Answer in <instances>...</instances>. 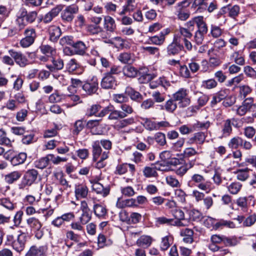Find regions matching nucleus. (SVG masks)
Listing matches in <instances>:
<instances>
[{
    "label": "nucleus",
    "mask_w": 256,
    "mask_h": 256,
    "mask_svg": "<svg viewBox=\"0 0 256 256\" xmlns=\"http://www.w3.org/2000/svg\"><path fill=\"white\" fill-rule=\"evenodd\" d=\"M188 185L190 187H197L198 190L207 194L214 189L212 183L207 180L205 176L198 173H194L191 176Z\"/></svg>",
    "instance_id": "f257e3e1"
},
{
    "label": "nucleus",
    "mask_w": 256,
    "mask_h": 256,
    "mask_svg": "<svg viewBox=\"0 0 256 256\" xmlns=\"http://www.w3.org/2000/svg\"><path fill=\"white\" fill-rule=\"evenodd\" d=\"M38 13L36 11L28 12L24 8H21L16 15L15 20L16 26L19 30H22L28 24H32L37 18Z\"/></svg>",
    "instance_id": "f03ea898"
},
{
    "label": "nucleus",
    "mask_w": 256,
    "mask_h": 256,
    "mask_svg": "<svg viewBox=\"0 0 256 256\" xmlns=\"http://www.w3.org/2000/svg\"><path fill=\"white\" fill-rule=\"evenodd\" d=\"M148 69L145 68H140L139 71H138L136 68L130 65L125 66L122 69L124 74L128 77H135L138 73L140 76L139 80L142 83H146L152 80V75L148 74Z\"/></svg>",
    "instance_id": "7ed1b4c3"
},
{
    "label": "nucleus",
    "mask_w": 256,
    "mask_h": 256,
    "mask_svg": "<svg viewBox=\"0 0 256 256\" xmlns=\"http://www.w3.org/2000/svg\"><path fill=\"white\" fill-rule=\"evenodd\" d=\"M26 224L30 230L34 232L38 239L42 238L44 235L42 228V224L38 218L34 216L30 217L26 220Z\"/></svg>",
    "instance_id": "20e7f679"
},
{
    "label": "nucleus",
    "mask_w": 256,
    "mask_h": 256,
    "mask_svg": "<svg viewBox=\"0 0 256 256\" xmlns=\"http://www.w3.org/2000/svg\"><path fill=\"white\" fill-rule=\"evenodd\" d=\"M173 98L175 101L178 102L179 106L184 108L188 106L190 102V100L188 96V90L182 88L173 94Z\"/></svg>",
    "instance_id": "39448f33"
},
{
    "label": "nucleus",
    "mask_w": 256,
    "mask_h": 256,
    "mask_svg": "<svg viewBox=\"0 0 256 256\" xmlns=\"http://www.w3.org/2000/svg\"><path fill=\"white\" fill-rule=\"evenodd\" d=\"M24 38H22L20 42V46L26 48L32 45L36 37L34 28H28L25 30L24 32Z\"/></svg>",
    "instance_id": "423d86ee"
},
{
    "label": "nucleus",
    "mask_w": 256,
    "mask_h": 256,
    "mask_svg": "<svg viewBox=\"0 0 256 256\" xmlns=\"http://www.w3.org/2000/svg\"><path fill=\"white\" fill-rule=\"evenodd\" d=\"M256 108V104L254 103V98L249 97L246 98L236 110V113L240 116L246 114L247 112L254 110Z\"/></svg>",
    "instance_id": "0eeeda50"
},
{
    "label": "nucleus",
    "mask_w": 256,
    "mask_h": 256,
    "mask_svg": "<svg viewBox=\"0 0 256 256\" xmlns=\"http://www.w3.org/2000/svg\"><path fill=\"white\" fill-rule=\"evenodd\" d=\"M61 40H66L68 44L72 46L75 53L79 55H84L88 48L83 42L77 41L74 42L71 40V38L70 36L64 37Z\"/></svg>",
    "instance_id": "6e6552de"
},
{
    "label": "nucleus",
    "mask_w": 256,
    "mask_h": 256,
    "mask_svg": "<svg viewBox=\"0 0 256 256\" xmlns=\"http://www.w3.org/2000/svg\"><path fill=\"white\" fill-rule=\"evenodd\" d=\"M8 54L15 62L20 66L24 68L28 64V60L26 56L21 52L16 51L13 49L8 50Z\"/></svg>",
    "instance_id": "1a4fd4ad"
},
{
    "label": "nucleus",
    "mask_w": 256,
    "mask_h": 256,
    "mask_svg": "<svg viewBox=\"0 0 256 256\" xmlns=\"http://www.w3.org/2000/svg\"><path fill=\"white\" fill-rule=\"evenodd\" d=\"M98 88V80L96 77L93 76L87 80L82 86L83 90L88 95H92L96 92Z\"/></svg>",
    "instance_id": "9d476101"
},
{
    "label": "nucleus",
    "mask_w": 256,
    "mask_h": 256,
    "mask_svg": "<svg viewBox=\"0 0 256 256\" xmlns=\"http://www.w3.org/2000/svg\"><path fill=\"white\" fill-rule=\"evenodd\" d=\"M190 2L188 0H184L178 3L176 6V15L178 18L181 20H186L190 16V12L184 8L190 5Z\"/></svg>",
    "instance_id": "9b49d317"
},
{
    "label": "nucleus",
    "mask_w": 256,
    "mask_h": 256,
    "mask_svg": "<svg viewBox=\"0 0 256 256\" xmlns=\"http://www.w3.org/2000/svg\"><path fill=\"white\" fill-rule=\"evenodd\" d=\"M64 6L58 4L52 8L50 12L42 16L41 21L44 24H47L50 22L52 20L57 16L62 10Z\"/></svg>",
    "instance_id": "f8f14e48"
},
{
    "label": "nucleus",
    "mask_w": 256,
    "mask_h": 256,
    "mask_svg": "<svg viewBox=\"0 0 256 256\" xmlns=\"http://www.w3.org/2000/svg\"><path fill=\"white\" fill-rule=\"evenodd\" d=\"M101 86L106 90L115 88L117 85V82L116 78L110 75L109 74L105 73L102 79L100 82Z\"/></svg>",
    "instance_id": "ddd939ff"
},
{
    "label": "nucleus",
    "mask_w": 256,
    "mask_h": 256,
    "mask_svg": "<svg viewBox=\"0 0 256 256\" xmlns=\"http://www.w3.org/2000/svg\"><path fill=\"white\" fill-rule=\"evenodd\" d=\"M78 12V8L75 5L67 6L62 12L61 18L63 20L70 22L74 18V14Z\"/></svg>",
    "instance_id": "4468645a"
},
{
    "label": "nucleus",
    "mask_w": 256,
    "mask_h": 256,
    "mask_svg": "<svg viewBox=\"0 0 256 256\" xmlns=\"http://www.w3.org/2000/svg\"><path fill=\"white\" fill-rule=\"evenodd\" d=\"M38 176V172L34 169L27 170L23 177V183L24 185L30 186L36 182Z\"/></svg>",
    "instance_id": "2eb2a0df"
},
{
    "label": "nucleus",
    "mask_w": 256,
    "mask_h": 256,
    "mask_svg": "<svg viewBox=\"0 0 256 256\" xmlns=\"http://www.w3.org/2000/svg\"><path fill=\"white\" fill-rule=\"evenodd\" d=\"M48 251V246H32L27 252L26 256H46Z\"/></svg>",
    "instance_id": "dca6fc26"
},
{
    "label": "nucleus",
    "mask_w": 256,
    "mask_h": 256,
    "mask_svg": "<svg viewBox=\"0 0 256 256\" xmlns=\"http://www.w3.org/2000/svg\"><path fill=\"white\" fill-rule=\"evenodd\" d=\"M160 165L152 164L150 166H145L142 170L144 176L146 178H156L158 176V170H161Z\"/></svg>",
    "instance_id": "f3484780"
},
{
    "label": "nucleus",
    "mask_w": 256,
    "mask_h": 256,
    "mask_svg": "<svg viewBox=\"0 0 256 256\" xmlns=\"http://www.w3.org/2000/svg\"><path fill=\"white\" fill-rule=\"evenodd\" d=\"M206 137V133L202 132H197L194 133L192 137L188 140L186 144L188 145L194 144L202 145L204 142Z\"/></svg>",
    "instance_id": "a211bd4d"
},
{
    "label": "nucleus",
    "mask_w": 256,
    "mask_h": 256,
    "mask_svg": "<svg viewBox=\"0 0 256 256\" xmlns=\"http://www.w3.org/2000/svg\"><path fill=\"white\" fill-rule=\"evenodd\" d=\"M25 243L26 235L24 234H19L17 238L12 243V246L14 250L20 252L24 250L25 246Z\"/></svg>",
    "instance_id": "6ab92c4d"
},
{
    "label": "nucleus",
    "mask_w": 256,
    "mask_h": 256,
    "mask_svg": "<svg viewBox=\"0 0 256 256\" xmlns=\"http://www.w3.org/2000/svg\"><path fill=\"white\" fill-rule=\"evenodd\" d=\"M172 215L175 218V220L173 219L172 226H184L186 224L182 222L184 220V214L183 211L180 209H176L174 210Z\"/></svg>",
    "instance_id": "aec40b11"
},
{
    "label": "nucleus",
    "mask_w": 256,
    "mask_h": 256,
    "mask_svg": "<svg viewBox=\"0 0 256 256\" xmlns=\"http://www.w3.org/2000/svg\"><path fill=\"white\" fill-rule=\"evenodd\" d=\"M93 212L94 215L100 219L105 218L108 213L106 206L100 204H94Z\"/></svg>",
    "instance_id": "412c9836"
},
{
    "label": "nucleus",
    "mask_w": 256,
    "mask_h": 256,
    "mask_svg": "<svg viewBox=\"0 0 256 256\" xmlns=\"http://www.w3.org/2000/svg\"><path fill=\"white\" fill-rule=\"evenodd\" d=\"M104 28L108 32H114L116 28L114 20L110 16H104Z\"/></svg>",
    "instance_id": "4be33fe9"
},
{
    "label": "nucleus",
    "mask_w": 256,
    "mask_h": 256,
    "mask_svg": "<svg viewBox=\"0 0 256 256\" xmlns=\"http://www.w3.org/2000/svg\"><path fill=\"white\" fill-rule=\"evenodd\" d=\"M92 184V188L97 194H102L104 196H106L109 193V189L104 188L102 184L96 180L91 182Z\"/></svg>",
    "instance_id": "5701e85b"
},
{
    "label": "nucleus",
    "mask_w": 256,
    "mask_h": 256,
    "mask_svg": "<svg viewBox=\"0 0 256 256\" xmlns=\"http://www.w3.org/2000/svg\"><path fill=\"white\" fill-rule=\"evenodd\" d=\"M74 192L77 199L85 198L88 195V188L85 184H78L76 186Z\"/></svg>",
    "instance_id": "b1692460"
},
{
    "label": "nucleus",
    "mask_w": 256,
    "mask_h": 256,
    "mask_svg": "<svg viewBox=\"0 0 256 256\" xmlns=\"http://www.w3.org/2000/svg\"><path fill=\"white\" fill-rule=\"evenodd\" d=\"M92 160L96 162L99 158H100L102 153V149L100 145V141L96 140L93 142L92 145Z\"/></svg>",
    "instance_id": "393cba45"
},
{
    "label": "nucleus",
    "mask_w": 256,
    "mask_h": 256,
    "mask_svg": "<svg viewBox=\"0 0 256 256\" xmlns=\"http://www.w3.org/2000/svg\"><path fill=\"white\" fill-rule=\"evenodd\" d=\"M180 235L183 236V242L186 244H192L194 241V232L190 228L182 230L180 232Z\"/></svg>",
    "instance_id": "a878e982"
},
{
    "label": "nucleus",
    "mask_w": 256,
    "mask_h": 256,
    "mask_svg": "<svg viewBox=\"0 0 256 256\" xmlns=\"http://www.w3.org/2000/svg\"><path fill=\"white\" fill-rule=\"evenodd\" d=\"M183 48V46L176 42H173L168 46V53L169 55H175L178 54Z\"/></svg>",
    "instance_id": "bb28decb"
},
{
    "label": "nucleus",
    "mask_w": 256,
    "mask_h": 256,
    "mask_svg": "<svg viewBox=\"0 0 256 256\" xmlns=\"http://www.w3.org/2000/svg\"><path fill=\"white\" fill-rule=\"evenodd\" d=\"M48 32L50 40L52 42L56 41L61 35V30L58 26H51L49 27Z\"/></svg>",
    "instance_id": "cd10ccee"
},
{
    "label": "nucleus",
    "mask_w": 256,
    "mask_h": 256,
    "mask_svg": "<svg viewBox=\"0 0 256 256\" xmlns=\"http://www.w3.org/2000/svg\"><path fill=\"white\" fill-rule=\"evenodd\" d=\"M195 21L196 22V24L198 28L196 31L206 35L208 30L206 23L204 21L203 16H196Z\"/></svg>",
    "instance_id": "c85d7f7f"
},
{
    "label": "nucleus",
    "mask_w": 256,
    "mask_h": 256,
    "mask_svg": "<svg viewBox=\"0 0 256 256\" xmlns=\"http://www.w3.org/2000/svg\"><path fill=\"white\" fill-rule=\"evenodd\" d=\"M152 242V238L148 236H141L136 241V244L143 248H148Z\"/></svg>",
    "instance_id": "c756f323"
},
{
    "label": "nucleus",
    "mask_w": 256,
    "mask_h": 256,
    "mask_svg": "<svg viewBox=\"0 0 256 256\" xmlns=\"http://www.w3.org/2000/svg\"><path fill=\"white\" fill-rule=\"evenodd\" d=\"M22 174L18 171H14L6 174L4 176L6 182L8 184H12L18 180L21 176Z\"/></svg>",
    "instance_id": "7c9ffc66"
},
{
    "label": "nucleus",
    "mask_w": 256,
    "mask_h": 256,
    "mask_svg": "<svg viewBox=\"0 0 256 256\" xmlns=\"http://www.w3.org/2000/svg\"><path fill=\"white\" fill-rule=\"evenodd\" d=\"M223 137L228 136L232 132V120L227 119L224 122L222 128Z\"/></svg>",
    "instance_id": "2f4dec72"
},
{
    "label": "nucleus",
    "mask_w": 256,
    "mask_h": 256,
    "mask_svg": "<svg viewBox=\"0 0 256 256\" xmlns=\"http://www.w3.org/2000/svg\"><path fill=\"white\" fill-rule=\"evenodd\" d=\"M26 158L27 155L25 152H20L17 155L14 154L12 160V164L16 166L22 164L25 162Z\"/></svg>",
    "instance_id": "473e14b6"
},
{
    "label": "nucleus",
    "mask_w": 256,
    "mask_h": 256,
    "mask_svg": "<svg viewBox=\"0 0 256 256\" xmlns=\"http://www.w3.org/2000/svg\"><path fill=\"white\" fill-rule=\"evenodd\" d=\"M242 184L238 182H235L228 184L227 188L228 191L232 194H237L241 190Z\"/></svg>",
    "instance_id": "72a5a7b5"
},
{
    "label": "nucleus",
    "mask_w": 256,
    "mask_h": 256,
    "mask_svg": "<svg viewBox=\"0 0 256 256\" xmlns=\"http://www.w3.org/2000/svg\"><path fill=\"white\" fill-rule=\"evenodd\" d=\"M40 50L42 54L50 57L52 56L56 53L55 49L48 44H42L40 47Z\"/></svg>",
    "instance_id": "f704fd0d"
},
{
    "label": "nucleus",
    "mask_w": 256,
    "mask_h": 256,
    "mask_svg": "<svg viewBox=\"0 0 256 256\" xmlns=\"http://www.w3.org/2000/svg\"><path fill=\"white\" fill-rule=\"evenodd\" d=\"M218 86L217 82L214 78H210L202 81V88L206 89L211 90L216 88Z\"/></svg>",
    "instance_id": "c9c22d12"
},
{
    "label": "nucleus",
    "mask_w": 256,
    "mask_h": 256,
    "mask_svg": "<svg viewBox=\"0 0 256 256\" xmlns=\"http://www.w3.org/2000/svg\"><path fill=\"white\" fill-rule=\"evenodd\" d=\"M109 151H104L101 155V157L100 160L95 164V167L98 169H100L104 168L106 163L104 162V160H106L109 156Z\"/></svg>",
    "instance_id": "e433bc0d"
},
{
    "label": "nucleus",
    "mask_w": 256,
    "mask_h": 256,
    "mask_svg": "<svg viewBox=\"0 0 256 256\" xmlns=\"http://www.w3.org/2000/svg\"><path fill=\"white\" fill-rule=\"evenodd\" d=\"M125 93L130 96L132 100H138L142 99V95L130 87L128 86L126 88Z\"/></svg>",
    "instance_id": "4c0bfd02"
},
{
    "label": "nucleus",
    "mask_w": 256,
    "mask_h": 256,
    "mask_svg": "<svg viewBox=\"0 0 256 256\" xmlns=\"http://www.w3.org/2000/svg\"><path fill=\"white\" fill-rule=\"evenodd\" d=\"M249 172L250 169L248 168L238 170L236 172L237 179L243 182L246 180L249 177Z\"/></svg>",
    "instance_id": "58836bf2"
},
{
    "label": "nucleus",
    "mask_w": 256,
    "mask_h": 256,
    "mask_svg": "<svg viewBox=\"0 0 256 256\" xmlns=\"http://www.w3.org/2000/svg\"><path fill=\"white\" fill-rule=\"evenodd\" d=\"M230 58L240 66H243L244 64V58L242 54H240L238 52H233L230 55Z\"/></svg>",
    "instance_id": "ea45409f"
},
{
    "label": "nucleus",
    "mask_w": 256,
    "mask_h": 256,
    "mask_svg": "<svg viewBox=\"0 0 256 256\" xmlns=\"http://www.w3.org/2000/svg\"><path fill=\"white\" fill-rule=\"evenodd\" d=\"M50 161L48 154L46 157L42 158L38 160H36L34 162V166L40 169H43L45 168L48 164Z\"/></svg>",
    "instance_id": "a19ab883"
},
{
    "label": "nucleus",
    "mask_w": 256,
    "mask_h": 256,
    "mask_svg": "<svg viewBox=\"0 0 256 256\" xmlns=\"http://www.w3.org/2000/svg\"><path fill=\"white\" fill-rule=\"evenodd\" d=\"M135 122L134 118H129L120 120L116 124V128L120 129L124 128L128 126L134 124Z\"/></svg>",
    "instance_id": "79ce46f5"
},
{
    "label": "nucleus",
    "mask_w": 256,
    "mask_h": 256,
    "mask_svg": "<svg viewBox=\"0 0 256 256\" xmlns=\"http://www.w3.org/2000/svg\"><path fill=\"white\" fill-rule=\"evenodd\" d=\"M174 100L170 99L168 100L164 106H162V110H166L167 112H174L177 108V104L174 102Z\"/></svg>",
    "instance_id": "37998d69"
},
{
    "label": "nucleus",
    "mask_w": 256,
    "mask_h": 256,
    "mask_svg": "<svg viewBox=\"0 0 256 256\" xmlns=\"http://www.w3.org/2000/svg\"><path fill=\"white\" fill-rule=\"evenodd\" d=\"M174 194L178 202L182 204H184L186 202V196L187 194L182 189H176L174 190Z\"/></svg>",
    "instance_id": "c03bdc74"
},
{
    "label": "nucleus",
    "mask_w": 256,
    "mask_h": 256,
    "mask_svg": "<svg viewBox=\"0 0 256 256\" xmlns=\"http://www.w3.org/2000/svg\"><path fill=\"white\" fill-rule=\"evenodd\" d=\"M120 108L122 110L120 111L122 114L123 118L126 117L128 115L132 114L134 112V109L132 106L126 103L122 104Z\"/></svg>",
    "instance_id": "a18cd8bd"
},
{
    "label": "nucleus",
    "mask_w": 256,
    "mask_h": 256,
    "mask_svg": "<svg viewBox=\"0 0 256 256\" xmlns=\"http://www.w3.org/2000/svg\"><path fill=\"white\" fill-rule=\"evenodd\" d=\"M168 85V82L164 78H160L156 80H152L150 83V86L152 88H155L159 86L165 87Z\"/></svg>",
    "instance_id": "49530a36"
},
{
    "label": "nucleus",
    "mask_w": 256,
    "mask_h": 256,
    "mask_svg": "<svg viewBox=\"0 0 256 256\" xmlns=\"http://www.w3.org/2000/svg\"><path fill=\"white\" fill-rule=\"evenodd\" d=\"M79 67L77 60L74 58L70 59L66 64V68L70 72H75Z\"/></svg>",
    "instance_id": "de8ad7c7"
},
{
    "label": "nucleus",
    "mask_w": 256,
    "mask_h": 256,
    "mask_svg": "<svg viewBox=\"0 0 256 256\" xmlns=\"http://www.w3.org/2000/svg\"><path fill=\"white\" fill-rule=\"evenodd\" d=\"M202 151L198 152L194 148L190 147L186 148L184 150L182 154L184 158H188L195 155L202 154Z\"/></svg>",
    "instance_id": "09e8293b"
},
{
    "label": "nucleus",
    "mask_w": 256,
    "mask_h": 256,
    "mask_svg": "<svg viewBox=\"0 0 256 256\" xmlns=\"http://www.w3.org/2000/svg\"><path fill=\"white\" fill-rule=\"evenodd\" d=\"M142 120L144 121V126L147 130H158L156 122L152 121L148 118H143Z\"/></svg>",
    "instance_id": "8fccbe9b"
},
{
    "label": "nucleus",
    "mask_w": 256,
    "mask_h": 256,
    "mask_svg": "<svg viewBox=\"0 0 256 256\" xmlns=\"http://www.w3.org/2000/svg\"><path fill=\"white\" fill-rule=\"evenodd\" d=\"M243 134L248 138H252L256 134V130L252 126H246L243 129Z\"/></svg>",
    "instance_id": "3c124183"
},
{
    "label": "nucleus",
    "mask_w": 256,
    "mask_h": 256,
    "mask_svg": "<svg viewBox=\"0 0 256 256\" xmlns=\"http://www.w3.org/2000/svg\"><path fill=\"white\" fill-rule=\"evenodd\" d=\"M239 94L240 98H245L252 92V88L248 85H242L238 86Z\"/></svg>",
    "instance_id": "603ef678"
},
{
    "label": "nucleus",
    "mask_w": 256,
    "mask_h": 256,
    "mask_svg": "<svg viewBox=\"0 0 256 256\" xmlns=\"http://www.w3.org/2000/svg\"><path fill=\"white\" fill-rule=\"evenodd\" d=\"M164 39L165 38L164 34H162L160 36H154L150 38L148 40V43L156 45H160L164 42Z\"/></svg>",
    "instance_id": "864d4df0"
},
{
    "label": "nucleus",
    "mask_w": 256,
    "mask_h": 256,
    "mask_svg": "<svg viewBox=\"0 0 256 256\" xmlns=\"http://www.w3.org/2000/svg\"><path fill=\"white\" fill-rule=\"evenodd\" d=\"M92 214L91 211L82 212L78 220L84 224H88L92 219Z\"/></svg>",
    "instance_id": "5fc2aeb1"
},
{
    "label": "nucleus",
    "mask_w": 256,
    "mask_h": 256,
    "mask_svg": "<svg viewBox=\"0 0 256 256\" xmlns=\"http://www.w3.org/2000/svg\"><path fill=\"white\" fill-rule=\"evenodd\" d=\"M101 108V106L98 104H92L87 109L86 114L88 116H97V113Z\"/></svg>",
    "instance_id": "6e6d98bb"
},
{
    "label": "nucleus",
    "mask_w": 256,
    "mask_h": 256,
    "mask_svg": "<svg viewBox=\"0 0 256 256\" xmlns=\"http://www.w3.org/2000/svg\"><path fill=\"white\" fill-rule=\"evenodd\" d=\"M108 118L110 120H117L124 118L120 110H116L112 106L110 114L108 115Z\"/></svg>",
    "instance_id": "4d7b16f0"
},
{
    "label": "nucleus",
    "mask_w": 256,
    "mask_h": 256,
    "mask_svg": "<svg viewBox=\"0 0 256 256\" xmlns=\"http://www.w3.org/2000/svg\"><path fill=\"white\" fill-rule=\"evenodd\" d=\"M120 190L122 194L125 196L132 197L136 194L134 188L130 186L121 187Z\"/></svg>",
    "instance_id": "13d9d810"
},
{
    "label": "nucleus",
    "mask_w": 256,
    "mask_h": 256,
    "mask_svg": "<svg viewBox=\"0 0 256 256\" xmlns=\"http://www.w3.org/2000/svg\"><path fill=\"white\" fill-rule=\"evenodd\" d=\"M171 242V238L170 236H166L162 238L160 244V250L162 251L167 250L170 246Z\"/></svg>",
    "instance_id": "bf43d9fd"
},
{
    "label": "nucleus",
    "mask_w": 256,
    "mask_h": 256,
    "mask_svg": "<svg viewBox=\"0 0 256 256\" xmlns=\"http://www.w3.org/2000/svg\"><path fill=\"white\" fill-rule=\"evenodd\" d=\"M202 200V207L204 209L208 210L210 208L212 207L214 204V200L210 196H204Z\"/></svg>",
    "instance_id": "052dcab7"
},
{
    "label": "nucleus",
    "mask_w": 256,
    "mask_h": 256,
    "mask_svg": "<svg viewBox=\"0 0 256 256\" xmlns=\"http://www.w3.org/2000/svg\"><path fill=\"white\" fill-rule=\"evenodd\" d=\"M154 140L157 144L160 146H163L166 144V136L162 132H157L154 136Z\"/></svg>",
    "instance_id": "680f3d73"
},
{
    "label": "nucleus",
    "mask_w": 256,
    "mask_h": 256,
    "mask_svg": "<svg viewBox=\"0 0 256 256\" xmlns=\"http://www.w3.org/2000/svg\"><path fill=\"white\" fill-rule=\"evenodd\" d=\"M210 68H215L218 66L222 62L220 58L218 56H210L208 59Z\"/></svg>",
    "instance_id": "e2e57ef3"
},
{
    "label": "nucleus",
    "mask_w": 256,
    "mask_h": 256,
    "mask_svg": "<svg viewBox=\"0 0 256 256\" xmlns=\"http://www.w3.org/2000/svg\"><path fill=\"white\" fill-rule=\"evenodd\" d=\"M223 238V243L226 246H234L238 244V240L236 238H228L224 236Z\"/></svg>",
    "instance_id": "0e129e2a"
},
{
    "label": "nucleus",
    "mask_w": 256,
    "mask_h": 256,
    "mask_svg": "<svg viewBox=\"0 0 256 256\" xmlns=\"http://www.w3.org/2000/svg\"><path fill=\"white\" fill-rule=\"evenodd\" d=\"M236 204L243 212H246L248 211L247 199L246 197L239 198L236 200Z\"/></svg>",
    "instance_id": "69168bd1"
},
{
    "label": "nucleus",
    "mask_w": 256,
    "mask_h": 256,
    "mask_svg": "<svg viewBox=\"0 0 256 256\" xmlns=\"http://www.w3.org/2000/svg\"><path fill=\"white\" fill-rule=\"evenodd\" d=\"M242 139L236 136L232 138L230 140L228 146L231 148H237L240 143H242Z\"/></svg>",
    "instance_id": "338daca9"
},
{
    "label": "nucleus",
    "mask_w": 256,
    "mask_h": 256,
    "mask_svg": "<svg viewBox=\"0 0 256 256\" xmlns=\"http://www.w3.org/2000/svg\"><path fill=\"white\" fill-rule=\"evenodd\" d=\"M166 182L168 184L172 187H180V186L178 180L172 176H166Z\"/></svg>",
    "instance_id": "774afa93"
}]
</instances>
